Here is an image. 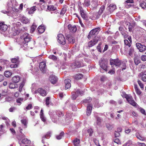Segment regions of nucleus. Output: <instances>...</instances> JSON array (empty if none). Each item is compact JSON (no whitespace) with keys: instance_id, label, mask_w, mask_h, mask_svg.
<instances>
[{"instance_id":"nucleus-1","label":"nucleus","mask_w":146,"mask_h":146,"mask_svg":"<svg viewBox=\"0 0 146 146\" xmlns=\"http://www.w3.org/2000/svg\"><path fill=\"white\" fill-rule=\"evenodd\" d=\"M20 38V41L23 42L21 45H22L24 46H27V43L30 41L32 38L29 34L27 33H25L22 34Z\"/></svg>"},{"instance_id":"nucleus-2","label":"nucleus","mask_w":146,"mask_h":146,"mask_svg":"<svg viewBox=\"0 0 146 146\" xmlns=\"http://www.w3.org/2000/svg\"><path fill=\"white\" fill-rule=\"evenodd\" d=\"M110 63L111 66L115 65L116 66H119L120 65H122L123 67H121L122 70L125 69L126 68L125 64L124 63H121L120 60L118 59H110Z\"/></svg>"},{"instance_id":"nucleus-3","label":"nucleus","mask_w":146,"mask_h":146,"mask_svg":"<svg viewBox=\"0 0 146 146\" xmlns=\"http://www.w3.org/2000/svg\"><path fill=\"white\" fill-rule=\"evenodd\" d=\"M15 1L14 0L12 1L9 0L7 5L8 7V8L10 10H12L14 12L18 13L19 12V10L16 8L15 6L16 5Z\"/></svg>"},{"instance_id":"nucleus-4","label":"nucleus","mask_w":146,"mask_h":146,"mask_svg":"<svg viewBox=\"0 0 146 146\" xmlns=\"http://www.w3.org/2000/svg\"><path fill=\"white\" fill-rule=\"evenodd\" d=\"M84 92L83 91L80 90L78 89L76 92H73L72 94V98L73 100H75L78 96L79 95L82 96L83 95Z\"/></svg>"},{"instance_id":"nucleus-5","label":"nucleus","mask_w":146,"mask_h":146,"mask_svg":"<svg viewBox=\"0 0 146 146\" xmlns=\"http://www.w3.org/2000/svg\"><path fill=\"white\" fill-rule=\"evenodd\" d=\"M58 42L60 44L64 45L66 43V40L64 35L62 34H59L57 37Z\"/></svg>"},{"instance_id":"nucleus-6","label":"nucleus","mask_w":146,"mask_h":146,"mask_svg":"<svg viewBox=\"0 0 146 146\" xmlns=\"http://www.w3.org/2000/svg\"><path fill=\"white\" fill-rule=\"evenodd\" d=\"M125 98L129 103L133 106L136 105V103L135 102L132 96L130 95L125 94Z\"/></svg>"},{"instance_id":"nucleus-7","label":"nucleus","mask_w":146,"mask_h":146,"mask_svg":"<svg viewBox=\"0 0 146 146\" xmlns=\"http://www.w3.org/2000/svg\"><path fill=\"white\" fill-rule=\"evenodd\" d=\"M136 45L137 49L141 52L145 51L146 50V46L144 44L138 42L136 43Z\"/></svg>"},{"instance_id":"nucleus-8","label":"nucleus","mask_w":146,"mask_h":146,"mask_svg":"<svg viewBox=\"0 0 146 146\" xmlns=\"http://www.w3.org/2000/svg\"><path fill=\"white\" fill-rule=\"evenodd\" d=\"M83 66V64L82 62L78 61H76L72 63L71 65V67L73 69L76 68H79Z\"/></svg>"},{"instance_id":"nucleus-9","label":"nucleus","mask_w":146,"mask_h":146,"mask_svg":"<svg viewBox=\"0 0 146 146\" xmlns=\"http://www.w3.org/2000/svg\"><path fill=\"white\" fill-rule=\"evenodd\" d=\"M107 61L105 60H102L100 63V66L101 68L106 71H108L107 68Z\"/></svg>"},{"instance_id":"nucleus-10","label":"nucleus","mask_w":146,"mask_h":146,"mask_svg":"<svg viewBox=\"0 0 146 146\" xmlns=\"http://www.w3.org/2000/svg\"><path fill=\"white\" fill-rule=\"evenodd\" d=\"M98 36L96 37L94 39L90 41L88 43V47H90L95 45L99 40V39H98Z\"/></svg>"},{"instance_id":"nucleus-11","label":"nucleus","mask_w":146,"mask_h":146,"mask_svg":"<svg viewBox=\"0 0 146 146\" xmlns=\"http://www.w3.org/2000/svg\"><path fill=\"white\" fill-rule=\"evenodd\" d=\"M36 92H38L41 96L43 97L46 96L47 94L46 91L42 88L38 89Z\"/></svg>"},{"instance_id":"nucleus-12","label":"nucleus","mask_w":146,"mask_h":146,"mask_svg":"<svg viewBox=\"0 0 146 146\" xmlns=\"http://www.w3.org/2000/svg\"><path fill=\"white\" fill-rule=\"evenodd\" d=\"M116 9V6L115 5L112 3L109 5L107 8V9L110 13L112 12L115 9Z\"/></svg>"},{"instance_id":"nucleus-13","label":"nucleus","mask_w":146,"mask_h":146,"mask_svg":"<svg viewBox=\"0 0 146 146\" xmlns=\"http://www.w3.org/2000/svg\"><path fill=\"white\" fill-rule=\"evenodd\" d=\"M66 39L70 43L73 44L75 42V39L70 34H66Z\"/></svg>"},{"instance_id":"nucleus-14","label":"nucleus","mask_w":146,"mask_h":146,"mask_svg":"<svg viewBox=\"0 0 146 146\" xmlns=\"http://www.w3.org/2000/svg\"><path fill=\"white\" fill-rule=\"evenodd\" d=\"M8 26L4 24V22H0V30L3 32H5L7 31L8 28Z\"/></svg>"},{"instance_id":"nucleus-15","label":"nucleus","mask_w":146,"mask_h":146,"mask_svg":"<svg viewBox=\"0 0 146 146\" xmlns=\"http://www.w3.org/2000/svg\"><path fill=\"white\" fill-rule=\"evenodd\" d=\"M70 82L71 80L69 79H66L64 81V83L65 85V87L66 89H68L71 87Z\"/></svg>"},{"instance_id":"nucleus-16","label":"nucleus","mask_w":146,"mask_h":146,"mask_svg":"<svg viewBox=\"0 0 146 146\" xmlns=\"http://www.w3.org/2000/svg\"><path fill=\"white\" fill-rule=\"evenodd\" d=\"M46 64L44 62H40L39 64V67L41 71L43 72L45 71L46 69Z\"/></svg>"},{"instance_id":"nucleus-17","label":"nucleus","mask_w":146,"mask_h":146,"mask_svg":"<svg viewBox=\"0 0 146 146\" xmlns=\"http://www.w3.org/2000/svg\"><path fill=\"white\" fill-rule=\"evenodd\" d=\"M50 80L52 84H54L57 82L58 78L52 75L50 77Z\"/></svg>"},{"instance_id":"nucleus-18","label":"nucleus","mask_w":146,"mask_h":146,"mask_svg":"<svg viewBox=\"0 0 146 146\" xmlns=\"http://www.w3.org/2000/svg\"><path fill=\"white\" fill-rule=\"evenodd\" d=\"M68 28L69 30L72 32H75L76 31L77 28L75 25L72 26L70 24H69L68 25Z\"/></svg>"},{"instance_id":"nucleus-19","label":"nucleus","mask_w":146,"mask_h":146,"mask_svg":"<svg viewBox=\"0 0 146 146\" xmlns=\"http://www.w3.org/2000/svg\"><path fill=\"white\" fill-rule=\"evenodd\" d=\"M100 31V28H97L93 29L90 32V34H92V35H96L98 34V32Z\"/></svg>"},{"instance_id":"nucleus-20","label":"nucleus","mask_w":146,"mask_h":146,"mask_svg":"<svg viewBox=\"0 0 146 146\" xmlns=\"http://www.w3.org/2000/svg\"><path fill=\"white\" fill-rule=\"evenodd\" d=\"M20 17L21 21L23 23L26 24L29 22L28 19L26 18L24 16L21 15Z\"/></svg>"},{"instance_id":"nucleus-21","label":"nucleus","mask_w":146,"mask_h":146,"mask_svg":"<svg viewBox=\"0 0 146 146\" xmlns=\"http://www.w3.org/2000/svg\"><path fill=\"white\" fill-rule=\"evenodd\" d=\"M92 105L88 104L87 108V114L88 115H90L91 113L92 110Z\"/></svg>"},{"instance_id":"nucleus-22","label":"nucleus","mask_w":146,"mask_h":146,"mask_svg":"<svg viewBox=\"0 0 146 146\" xmlns=\"http://www.w3.org/2000/svg\"><path fill=\"white\" fill-rule=\"evenodd\" d=\"M49 114L50 117L52 119V121L55 122L56 120L57 116L56 114H52L51 112H49Z\"/></svg>"},{"instance_id":"nucleus-23","label":"nucleus","mask_w":146,"mask_h":146,"mask_svg":"<svg viewBox=\"0 0 146 146\" xmlns=\"http://www.w3.org/2000/svg\"><path fill=\"white\" fill-rule=\"evenodd\" d=\"M20 79L19 76H16L13 77L12 79V81L15 83H18Z\"/></svg>"},{"instance_id":"nucleus-24","label":"nucleus","mask_w":146,"mask_h":146,"mask_svg":"<svg viewBox=\"0 0 146 146\" xmlns=\"http://www.w3.org/2000/svg\"><path fill=\"white\" fill-rule=\"evenodd\" d=\"M44 28V26L40 25L39 26L38 28V32L40 34L43 33L45 31Z\"/></svg>"},{"instance_id":"nucleus-25","label":"nucleus","mask_w":146,"mask_h":146,"mask_svg":"<svg viewBox=\"0 0 146 146\" xmlns=\"http://www.w3.org/2000/svg\"><path fill=\"white\" fill-rule=\"evenodd\" d=\"M25 80L23 79L22 82L20 84L19 88V92H21L22 91L23 88L25 83Z\"/></svg>"},{"instance_id":"nucleus-26","label":"nucleus","mask_w":146,"mask_h":146,"mask_svg":"<svg viewBox=\"0 0 146 146\" xmlns=\"http://www.w3.org/2000/svg\"><path fill=\"white\" fill-rule=\"evenodd\" d=\"M51 134V132H48L46 135L42 137V143H44V139H48L50 136V135Z\"/></svg>"},{"instance_id":"nucleus-27","label":"nucleus","mask_w":146,"mask_h":146,"mask_svg":"<svg viewBox=\"0 0 146 146\" xmlns=\"http://www.w3.org/2000/svg\"><path fill=\"white\" fill-rule=\"evenodd\" d=\"M12 62L14 63L19 64L20 62L19 58L18 57H16V58H12L11 59Z\"/></svg>"},{"instance_id":"nucleus-28","label":"nucleus","mask_w":146,"mask_h":146,"mask_svg":"<svg viewBox=\"0 0 146 146\" xmlns=\"http://www.w3.org/2000/svg\"><path fill=\"white\" fill-rule=\"evenodd\" d=\"M9 88H10L13 89L17 88L18 87L17 84H14L12 83H10L9 85Z\"/></svg>"},{"instance_id":"nucleus-29","label":"nucleus","mask_w":146,"mask_h":146,"mask_svg":"<svg viewBox=\"0 0 146 146\" xmlns=\"http://www.w3.org/2000/svg\"><path fill=\"white\" fill-rule=\"evenodd\" d=\"M47 9L50 11H54L56 10V7L53 5L48 6Z\"/></svg>"},{"instance_id":"nucleus-30","label":"nucleus","mask_w":146,"mask_h":146,"mask_svg":"<svg viewBox=\"0 0 146 146\" xmlns=\"http://www.w3.org/2000/svg\"><path fill=\"white\" fill-rule=\"evenodd\" d=\"M40 118L41 119L42 121L44 122L45 121H46L45 118L44 117V114H43V110L42 109L40 113Z\"/></svg>"},{"instance_id":"nucleus-31","label":"nucleus","mask_w":146,"mask_h":146,"mask_svg":"<svg viewBox=\"0 0 146 146\" xmlns=\"http://www.w3.org/2000/svg\"><path fill=\"white\" fill-rule=\"evenodd\" d=\"M21 142L23 143L28 144H30L31 143V141L27 138H24L23 139Z\"/></svg>"},{"instance_id":"nucleus-32","label":"nucleus","mask_w":146,"mask_h":146,"mask_svg":"<svg viewBox=\"0 0 146 146\" xmlns=\"http://www.w3.org/2000/svg\"><path fill=\"white\" fill-rule=\"evenodd\" d=\"M80 142V140L77 138L73 141V143L75 146H79Z\"/></svg>"},{"instance_id":"nucleus-33","label":"nucleus","mask_w":146,"mask_h":146,"mask_svg":"<svg viewBox=\"0 0 146 146\" xmlns=\"http://www.w3.org/2000/svg\"><path fill=\"white\" fill-rule=\"evenodd\" d=\"M139 76L142 77V80L143 81H146V74L141 72L139 74Z\"/></svg>"},{"instance_id":"nucleus-34","label":"nucleus","mask_w":146,"mask_h":146,"mask_svg":"<svg viewBox=\"0 0 146 146\" xmlns=\"http://www.w3.org/2000/svg\"><path fill=\"white\" fill-rule=\"evenodd\" d=\"M127 25H128V29L129 31L130 32H132L133 31V29L134 28L133 26L129 22H128L127 23Z\"/></svg>"},{"instance_id":"nucleus-35","label":"nucleus","mask_w":146,"mask_h":146,"mask_svg":"<svg viewBox=\"0 0 146 146\" xmlns=\"http://www.w3.org/2000/svg\"><path fill=\"white\" fill-rule=\"evenodd\" d=\"M83 77V75L81 74H78L75 76V79L76 80L81 79Z\"/></svg>"},{"instance_id":"nucleus-36","label":"nucleus","mask_w":146,"mask_h":146,"mask_svg":"<svg viewBox=\"0 0 146 146\" xmlns=\"http://www.w3.org/2000/svg\"><path fill=\"white\" fill-rule=\"evenodd\" d=\"M94 104V107L97 108H98L102 106V104H99V101L98 100H96Z\"/></svg>"},{"instance_id":"nucleus-37","label":"nucleus","mask_w":146,"mask_h":146,"mask_svg":"<svg viewBox=\"0 0 146 146\" xmlns=\"http://www.w3.org/2000/svg\"><path fill=\"white\" fill-rule=\"evenodd\" d=\"M134 62L136 65H137L140 63L141 61L140 59L137 57H135L134 58Z\"/></svg>"},{"instance_id":"nucleus-38","label":"nucleus","mask_w":146,"mask_h":146,"mask_svg":"<svg viewBox=\"0 0 146 146\" xmlns=\"http://www.w3.org/2000/svg\"><path fill=\"white\" fill-rule=\"evenodd\" d=\"M80 13L82 17L84 19L86 20H88V17L86 14L85 13L84 11Z\"/></svg>"},{"instance_id":"nucleus-39","label":"nucleus","mask_w":146,"mask_h":146,"mask_svg":"<svg viewBox=\"0 0 146 146\" xmlns=\"http://www.w3.org/2000/svg\"><path fill=\"white\" fill-rule=\"evenodd\" d=\"M11 75V72L8 71H5L4 73V75L7 78L10 77Z\"/></svg>"},{"instance_id":"nucleus-40","label":"nucleus","mask_w":146,"mask_h":146,"mask_svg":"<svg viewBox=\"0 0 146 146\" xmlns=\"http://www.w3.org/2000/svg\"><path fill=\"white\" fill-rule=\"evenodd\" d=\"M36 7L35 6H34L31 7L29 11V13L30 14L33 13L34 12L36 11Z\"/></svg>"},{"instance_id":"nucleus-41","label":"nucleus","mask_w":146,"mask_h":146,"mask_svg":"<svg viewBox=\"0 0 146 146\" xmlns=\"http://www.w3.org/2000/svg\"><path fill=\"white\" fill-rule=\"evenodd\" d=\"M92 100L91 98H87L86 99L83 100V102L84 103L86 104L90 103Z\"/></svg>"},{"instance_id":"nucleus-42","label":"nucleus","mask_w":146,"mask_h":146,"mask_svg":"<svg viewBox=\"0 0 146 146\" xmlns=\"http://www.w3.org/2000/svg\"><path fill=\"white\" fill-rule=\"evenodd\" d=\"M22 123L25 126V128L27 127V120L26 119L23 118L21 120Z\"/></svg>"},{"instance_id":"nucleus-43","label":"nucleus","mask_w":146,"mask_h":146,"mask_svg":"<svg viewBox=\"0 0 146 146\" xmlns=\"http://www.w3.org/2000/svg\"><path fill=\"white\" fill-rule=\"evenodd\" d=\"M90 4V0H85L84 3H83L84 5L86 7L89 6Z\"/></svg>"},{"instance_id":"nucleus-44","label":"nucleus","mask_w":146,"mask_h":146,"mask_svg":"<svg viewBox=\"0 0 146 146\" xmlns=\"http://www.w3.org/2000/svg\"><path fill=\"white\" fill-rule=\"evenodd\" d=\"M66 10V8L65 7H64L61 10L60 14L63 15L65 13Z\"/></svg>"},{"instance_id":"nucleus-45","label":"nucleus","mask_w":146,"mask_h":146,"mask_svg":"<svg viewBox=\"0 0 146 146\" xmlns=\"http://www.w3.org/2000/svg\"><path fill=\"white\" fill-rule=\"evenodd\" d=\"M64 133L63 132H61L59 135L56 136V137L57 139H61L62 137L64 136Z\"/></svg>"},{"instance_id":"nucleus-46","label":"nucleus","mask_w":146,"mask_h":146,"mask_svg":"<svg viewBox=\"0 0 146 146\" xmlns=\"http://www.w3.org/2000/svg\"><path fill=\"white\" fill-rule=\"evenodd\" d=\"M48 58L50 59L53 60L54 61H56L57 60V57L56 56L54 55H51L49 56Z\"/></svg>"},{"instance_id":"nucleus-47","label":"nucleus","mask_w":146,"mask_h":146,"mask_svg":"<svg viewBox=\"0 0 146 146\" xmlns=\"http://www.w3.org/2000/svg\"><path fill=\"white\" fill-rule=\"evenodd\" d=\"M136 136L138 139L141 140L143 141L145 140V138L141 136L139 133H136Z\"/></svg>"},{"instance_id":"nucleus-48","label":"nucleus","mask_w":146,"mask_h":146,"mask_svg":"<svg viewBox=\"0 0 146 146\" xmlns=\"http://www.w3.org/2000/svg\"><path fill=\"white\" fill-rule=\"evenodd\" d=\"M97 14L96 12L93 13L92 14H91V16L90 17V19L92 20H94L96 19V15Z\"/></svg>"},{"instance_id":"nucleus-49","label":"nucleus","mask_w":146,"mask_h":146,"mask_svg":"<svg viewBox=\"0 0 146 146\" xmlns=\"http://www.w3.org/2000/svg\"><path fill=\"white\" fill-rule=\"evenodd\" d=\"M36 28V25L33 24L31 27L30 32L31 33H33Z\"/></svg>"},{"instance_id":"nucleus-50","label":"nucleus","mask_w":146,"mask_h":146,"mask_svg":"<svg viewBox=\"0 0 146 146\" xmlns=\"http://www.w3.org/2000/svg\"><path fill=\"white\" fill-rule=\"evenodd\" d=\"M105 8V6L104 5H102L100 7L98 12H99L100 14H102Z\"/></svg>"},{"instance_id":"nucleus-51","label":"nucleus","mask_w":146,"mask_h":146,"mask_svg":"<svg viewBox=\"0 0 146 146\" xmlns=\"http://www.w3.org/2000/svg\"><path fill=\"white\" fill-rule=\"evenodd\" d=\"M50 99V98L49 97H48L46 98V105L49 107V105L50 104V102L49 101Z\"/></svg>"},{"instance_id":"nucleus-52","label":"nucleus","mask_w":146,"mask_h":146,"mask_svg":"<svg viewBox=\"0 0 146 146\" xmlns=\"http://www.w3.org/2000/svg\"><path fill=\"white\" fill-rule=\"evenodd\" d=\"M124 42L125 44L129 47L131 46V44L130 42H129V41L125 39L124 40Z\"/></svg>"},{"instance_id":"nucleus-53","label":"nucleus","mask_w":146,"mask_h":146,"mask_svg":"<svg viewBox=\"0 0 146 146\" xmlns=\"http://www.w3.org/2000/svg\"><path fill=\"white\" fill-rule=\"evenodd\" d=\"M23 98H19L17 99L16 102L17 103L19 104L18 105H20L21 104V102L23 101Z\"/></svg>"},{"instance_id":"nucleus-54","label":"nucleus","mask_w":146,"mask_h":146,"mask_svg":"<svg viewBox=\"0 0 146 146\" xmlns=\"http://www.w3.org/2000/svg\"><path fill=\"white\" fill-rule=\"evenodd\" d=\"M140 5L143 9L146 8V3L144 2H141L140 4Z\"/></svg>"},{"instance_id":"nucleus-55","label":"nucleus","mask_w":146,"mask_h":146,"mask_svg":"<svg viewBox=\"0 0 146 146\" xmlns=\"http://www.w3.org/2000/svg\"><path fill=\"white\" fill-rule=\"evenodd\" d=\"M134 52V49L132 47L130 48L129 49V54L130 56H131L133 55Z\"/></svg>"},{"instance_id":"nucleus-56","label":"nucleus","mask_w":146,"mask_h":146,"mask_svg":"<svg viewBox=\"0 0 146 146\" xmlns=\"http://www.w3.org/2000/svg\"><path fill=\"white\" fill-rule=\"evenodd\" d=\"M72 116V115L71 113H67L66 114V120H67L69 118H70Z\"/></svg>"},{"instance_id":"nucleus-57","label":"nucleus","mask_w":146,"mask_h":146,"mask_svg":"<svg viewBox=\"0 0 146 146\" xmlns=\"http://www.w3.org/2000/svg\"><path fill=\"white\" fill-rule=\"evenodd\" d=\"M57 114L59 117L63 116L64 115L63 112L60 111H58L57 112Z\"/></svg>"},{"instance_id":"nucleus-58","label":"nucleus","mask_w":146,"mask_h":146,"mask_svg":"<svg viewBox=\"0 0 146 146\" xmlns=\"http://www.w3.org/2000/svg\"><path fill=\"white\" fill-rule=\"evenodd\" d=\"M101 119L99 117H98L97 118V124L98 125H100L101 124Z\"/></svg>"},{"instance_id":"nucleus-59","label":"nucleus","mask_w":146,"mask_h":146,"mask_svg":"<svg viewBox=\"0 0 146 146\" xmlns=\"http://www.w3.org/2000/svg\"><path fill=\"white\" fill-rule=\"evenodd\" d=\"M7 60L3 59H1L0 60V62L3 64L7 63Z\"/></svg>"},{"instance_id":"nucleus-60","label":"nucleus","mask_w":146,"mask_h":146,"mask_svg":"<svg viewBox=\"0 0 146 146\" xmlns=\"http://www.w3.org/2000/svg\"><path fill=\"white\" fill-rule=\"evenodd\" d=\"M19 64L14 63L10 65L11 68H15L18 67Z\"/></svg>"},{"instance_id":"nucleus-61","label":"nucleus","mask_w":146,"mask_h":146,"mask_svg":"<svg viewBox=\"0 0 146 146\" xmlns=\"http://www.w3.org/2000/svg\"><path fill=\"white\" fill-rule=\"evenodd\" d=\"M16 108L15 107H12L9 109V111L10 112H13L16 110Z\"/></svg>"},{"instance_id":"nucleus-62","label":"nucleus","mask_w":146,"mask_h":146,"mask_svg":"<svg viewBox=\"0 0 146 146\" xmlns=\"http://www.w3.org/2000/svg\"><path fill=\"white\" fill-rule=\"evenodd\" d=\"M88 132L89 133L90 136H92L93 133V131L91 129H89L88 130Z\"/></svg>"},{"instance_id":"nucleus-63","label":"nucleus","mask_w":146,"mask_h":146,"mask_svg":"<svg viewBox=\"0 0 146 146\" xmlns=\"http://www.w3.org/2000/svg\"><path fill=\"white\" fill-rule=\"evenodd\" d=\"M137 82H138V83L139 85L140 86V88H143V84L142 83H141V81L140 80H138L137 81Z\"/></svg>"},{"instance_id":"nucleus-64","label":"nucleus","mask_w":146,"mask_h":146,"mask_svg":"<svg viewBox=\"0 0 146 146\" xmlns=\"http://www.w3.org/2000/svg\"><path fill=\"white\" fill-rule=\"evenodd\" d=\"M141 59L143 61H146V55H143L141 57Z\"/></svg>"}]
</instances>
